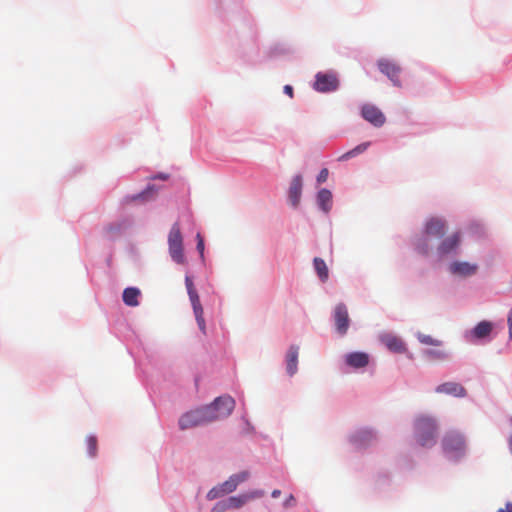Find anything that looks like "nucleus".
I'll use <instances>...</instances> for the list:
<instances>
[{
  "mask_svg": "<svg viewBox=\"0 0 512 512\" xmlns=\"http://www.w3.org/2000/svg\"><path fill=\"white\" fill-rule=\"evenodd\" d=\"M425 355L428 359H431V360H444L448 357V354L444 350H439V349L427 350L425 352Z\"/></svg>",
  "mask_w": 512,
  "mask_h": 512,
  "instance_id": "nucleus-27",
  "label": "nucleus"
},
{
  "mask_svg": "<svg viewBox=\"0 0 512 512\" xmlns=\"http://www.w3.org/2000/svg\"><path fill=\"white\" fill-rule=\"evenodd\" d=\"M493 330V323L490 321L479 322L468 334L470 341L480 340L488 337Z\"/></svg>",
  "mask_w": 512,
  "mask_h": 512,
  "instance_id": "nucleus-13",
  "label": "nucleus"
},
{
  "mask_svg": "<svg viewBox=\"0 0 512 512\" xmlns=\"http://www.w3.org/2000/svg\"><path fill=\"white\" fill-rule=\"evenodd\" d=\"M370 143L369 142H365V143H362L358 146H356L354 149L344 153L343 155H341L339 157V160L340 161H344V160H348L352 157H355L359 154H361L362 152H364L368 147H369Z\"/></svg>",
  "mask_w": 512,
  "mask_h": 512,
  "instance_id": "nucleus-23",
  "label": "nucleus"
},
{
  "mask_svg": "<svg viewBox=\"0 0 512 512\" xmlns=\"http://www.w3.org/2000/svg\"><path fill=\"white\" fill-rule=\"evenodd\" d=\"M449 271L455 276L470 277L477 273L478 265L466 261H454L449 265Z\"/></svg>",
  "mask_w": 512,
  "mask_h": 512,
  "instance_id": "nucleus-9",
  "label": "nucleus"
},
{
  "mask_svg": "<svg viewBox=\"0 0 512 512\" xmlns=\"http://www.w3.org/2000/svg\"><path fill=\"white\" fill-rule=\"evenodd\" d=\"M280 495H281V491H280V490H278V489L273 490V491H272V493H271V496H272L273 498H277V497H279Z\"/></svg>",
  "mask_w": 512,
  "mask_h": 512,
  "instance_id": "nucleus-42",
  "label": "nucleus"
},
{
  "mask_svg": "<svg viewBox=\"0 0 512 512\" xmlns=\"http://www.w3.org/2000/svg\"><path fill=\"white\" fill-rule=\"evenodd\" d=\"M379 339L381 343L393 353L401 354L405 353L407 350L403 340L392 333H384L380 335Z\"/></svg>",
  "mask_w": 512,
  "mask_h": 512,
  "instance_id": "nucleus-12",
  "label": "nucleus"
},
{
  "mask_svg": "<svg viewBox=\"0 0 512 512\" xmlns=\"http://www.w3.org/2000/svg\"><path fill=\"white\" fill-rule=\"evenodd\" d=\"M508 328H509V339L512 341V309L508 313Z\"/></svg>",
  "mask_w": 512,
  "mask_h": 512,
  "instance_id": "nucleus-37",
  "label": "nucleus"
},
{
  "mask_svg": "<svg viewBox=\"0 0 512 512\" xmlns=\"http://www.w3.org/2000/svg\"><path fill=\"white\" fill-rule=\"evenodd\" d=\"M206 407H215L214 413H220L221 411L224 410V406L222 404L216 405V399L212 404L207 405Z\"/></svg>",
  "mask_w": 512,
  "mask_h": 512,
  "instance_id": "nucleus-38",
  "label": "nucleus"
},
{
  "mask_svg": "<svg viewBox=\"0 0 512 512\" xmlns=\"http://www.w3.org/2000/svg\"><path fill=\"white\" fill-rule=\"evenodd\" d=\"M247 497V502L252 499L261 498L265 495V492L263 490H254L249 493L244 494Z\"/></svg>",
  "mask_w": 512,
  "mask_h": 512,
  "instance_id": "nucleus-30",
  "label": "nucleus"
},
{
  "mask_svg": "<svg viewBox=\"0 0 512 512\" xmlns=\"http://www.w3.org/2000/svg\"><path fill=\"white\" fill-rule=\"evenodd\" d=\"M86 444L89 456L95 457L97 455V438L93 435L88 436L86 438Z\"/></svg>",
  "mask_w": 512,
  "mask_h": 512,
  "instance_id": "nucleus-28",
  "label": "nucleus"
},
{
  "mask_svg": "<svg viewBox=\"0 0 512 512\" xmlns=\"http://www.w3.org/2000/svg\"><path fill=\"white\" fill-rule=\"evenodd\" d=\"M362 117L376 127H380L385 123V116L379 108L374 105L366 104L361 110Z\"/></svg>",
  "mask_w": 512,
  "mask_h": 512,
  "instance_id": "nucleus-11",
  "label": "nucleus"
},
{
  "mask_svg": "<svg viewBox=\"0 0 512 512\" xmlns=\"http://www.w3.org/2000/svg\"><path fill=\"white\" fill-rule=\"evenodd\" d=\"M284 92L289 95L290 97H293V88L290 85L284 86Z\"/></svg>",
  "mask_w": 512,
  "mask_h": 512,
  "instance_id": "nucleus-40",
  "label": "nucleus"
},
{
  "mask_svg": "<svg viewBox=\"0 0 512 512\" xmlns=\"http://www.w3.org/2000/svg\"><path fill=\"white\" fill-rule=\"evenodd\" d=\"M497 512H512V503L507 502L505 508L499 509Z\"/></svg>",
  "mask_w": 512,
  "mask_h": 512,
  "instance_id": "nucleus-39",
  "label": "nucleus"
},
{
  "mask_svg": "<svg viewBox=\"0 0 512 512\" xmlns=\"http://www.w3.org/2000/svg\"><path fill=\"white\" fill-rule=\"evenodd\" d=\"M196 238H197V250L199 251L201 257H203V254H204V240H203L202 236L200 235V233L197 234Z\"/></svg>",
  "mask_w": 512,
  "mask_h": 512,
  "instance_id": "nucleus-34",
  "label": "nucleus"
},
{
  "mask_svg": "<svg viewBox=\"0 0 512 512\" xmlns=\"http://www.w3.org/2000/svg\"><path fill=\"white\" fill-rule=\"evenodd\" d=\"M334 321L336 330L340 335L347 333L349 328V315L347 307L343 303H339L334 309Z\"/></svg>",
  "mask_w": 512,
  "mask_h": 512,
  "instance_id": "nucleus-10",
  "label": "nucleus"
},
{
  "mask_svg": "<svg viewBox=\"0 0 512 512\" xmlns=\"http://www.w3.org/2000/svg\"><path fill=\"white\" fill-rule=\"evenodd\" d=\"M140 291L137 288L129 287L123 292V301L128 306H137Z\"/></svg>",
  "mask_w": 512,
  "mask_h": 512,
  "instance_id": "nucleus-22",
  "label": "nucleus"
},
{
  "mask_svg": "<svg viewBox=\"0 0 512 512\" xmlns=\"http://www.w3.org/2000/svg\"><path fill=\"white\" fill-rule=\"evenodd\" d=\"M226 501L229 509H238L247 503V497L242 494L239 496L229 497Z\"/></svg>",
  "mask_w": 512,
  "mask_h": 512,
  "instance_id": "nucleus-25",
  "label": "nucleus"
},
{
  "mask_svg": "<svg viewBox=\"0 0 512 512\" xmlns=\"http://www.w3.org/2000/svg\"><path fill=\"white\" fill-rule=\"evenodd\" d=\"M150 191H152V187H149L147 191L144 192V195H147Z\"/></svg>",
  "mask_w": 512,
  "mask_h": 512,
  "instance_id": "nucleus-43",
  "label": "nucleus"
},
{
  "mask_svg": "<svg viewBox=\"0 0 512 512\" xmlns=\"http://www.w3.org/2000/svg\"><path fill=\"white\" fill-rule=\"evenodd\" d=\"M185 285L187 288L188 295H190L192 292H196L192 278L190 276L185 277Z\"/></svg>",
  "mask_w": 512,
  "mask_h": 512,
  "instance_id": "nucleus-32",
  "label": "nucleus"
},
{
  "mask_svg": "<svg viewBox=\"0 0 512 512\" xmlns=\"http://www.w3.org/2000/svg\"><path fill=\"white\" fill-rule=\"evenodd\" d=\"M226 510H229L226 500L216 503V505L212 508V512H224Z\"/></svg>",
  "mask_w": 512,
  "mask_h": 512,
  "instance_id": "nucleus-31",
  "label": "nucleus"
},
{
  "mask_svg": "<svg viewBox=\"0 0 512 512\" xmlns=\"http://www.w3.org/2000/svg\"><path fill=\"white\" fill-rule=\"evenodd\" d=\"M379 70L385 74L395 86L400 87V73L401 68L398 64L395 62L388 60V59H380L377 62Z\"/></svg>",
  "mask_w": 512,
  "mask_h": 512,
  "instance_id": "nucleus-8",
  "label": "nucleus"
},
{
  "mask_svg": "<svg viewBox=\"0 0 512 512\" xmlns=\"http://www.w3.org/2000/svg\"><path fill=\"white\" fill-rule=\"evenodd\" d=\"M328 175H329V171H328V169H327V168H323V169L319 172V174H318V176H317V182H318V183H323V182H325V181L327 180V178H328Z\"/></svg>",
  "mask_w": 512,
  "mask_h": 512,
  "instance_id": "nucleus-33",
  "label": "nucleus"
},
{
  "mask_svg": "<svg viewBox=\"0 0 512 512\" xmlns=\"http://www.w3.org/2000/svg\"><path fill=\"white\" fill-rule=\"evenodd\" d=\"M315 271L322 282H326L329 277V270L325 261L319 257L313 260Z\"/></svg>",
  "mask_w": 512,
  "mask_h": 512,
  "instance_id": "nucleus-21",
  "label": "nucleus"
},
{
  "mask_svg": "<svg viewBox=\"0 0 512 512\" xmlns=\"http://www.w3.org/2000/svg\"><path fill=\"white\" fill-rule=\"evenodd\" d=\"M442 448L445 455L450 459H459L466 453V442L464 436L455 430L447 432L442 439Z\"/></svg>",
  "mask_w": 512,
  "mask_h": 512,
  "instance_id": "nucleus-3",
  "label": "nucleus"
},
{
  "mask_svg": "<svg viewBox=\"0 0 512 512\" xmlns=\"http://www.w3.org/2000/svg\"><path fill=\"white\" fill-rule=\"evenodd\" d=\"M462 241V234L459 231L452 233L444 238L437 247L440 256H446L456 252Z\"/></svg>",
  "mask_w": 512,
  "mask_h": 512,
  "instance_id": "nucleus-7",
  "label": "nucleus"
},
{
  "mask_svg": "<svg viewBox=\"0 0 512 512\" xmlns=\"http://www.w3.org/2000/svg\"><path fill=\"white\" fill-rule=\"evenodd\" d=\"M417 339L424 345H430V346H440L442 342L438 339L433 338L430 335H426L423 333L417 334Z\"/></svg>",
  "mask_w": 512,
  "mask_h": 512,
  "instance_id": "nucleus-26",
  "label": "nucleus"
},
{
  "mask_svg": "<svg viewBox=\"0 0 512 512\" xmlns=\"http://www.w3.org/2000/svg\"><path fill=\"white\" fill-rule=\"evenodd\" d=\"M298 346L292 345L290 346L287 355H286V369L290 376L294 375L297 372V364H298Z\"/></svg>",
  "mask_w": 512,
  "mask_h": 512,
  "instance_id": "nucleus-19",
  "label": "nucleus"
},
{
  "mask_svg": "<svg viewBox=\"0 0 512 512\" xmlns=\"http://www.w3.org/2000/svg\"><path fill=\"white\" fill-rule=\"evenodd\" d=\"M189 299L191 301V304H192V307L193 306H197V305H200V298H199V295L196 292H192L190 295H189Z\"/></svg>",
  "mask_w": 512,
  "mask_h": 512,
  "instance_id": "nucleus-35",
  "label": "nucleus"
},
{
  "mask_svg": "<svg viewBox=\"0 0 512 512\" xmlns=\"http://www.w3.org/2000/svg\"><path fill=\"white\" fill-rule=\"evenodd\" d=\"M317 203L321 210L328 213L332 208V193L328 189H321L317 195Z\"/></svg>",
  "mask_w": 512,
  "mask_h": 512,
  "instance_id": "nucleus-20",
  "label": "nucleus"
},
{
  "mask_svg": "<svg viewBox=\"0 0 512 512\" xmlns=\"http://www.w3.org/2000/svg\"><path fill=\"white\" fill-rule=\"evenodd\" d=\"M374 439L375 435L369 429L358 430L351 437V441L359 448L369 445Z\"/></svg>",
  "mask_w": 512,
  "mask_h": 512,
  "instance_id": "nucleus-17",
  "label": "nucleus"
},
{
  "mask_svg": "<svg viewBox=\"0 0 512 512\" xmlns=\"http://www.w3.org/2000/svg\"><path fill=\"white\" fill-rule=\"evenodd\" d=\"M235 490H236L235 484L233 483V481L228 479L224 483H222L221 485L212 488L208 492L207 498L209 500H214V499H216L218 497H221V496H223L225 494H229V493H231V492H233Z\"/></svg>",
  "mask_w": 512,
  "mask_h": 512,
  "instance_id": "nucleus-18",
  "label": "nucleus"
},
{
  "mask_svg": "<svg viewBox=\"0 0 512 512\" xmlns=\"http://www.w3.org/2000/svg\"><path fill=\"white\" fill-rule=\"evenodd\" d=\"M345 362L355 369L364 368L369 364V355L364 352H352L345 356Z\"/></svg>",
  "mask_w": 512,
  "mask_h": 512,
  "instance_id": "nucleus-14",
  "label": "nucleus"
},
{
  "mask_svg": "<svg viewBox=\"0 0 512 512\" xmlns=\"http://www.w3.org/2000/svg\"><path fill=\"white\" fill-rule=\"evenodd\" d=\"M436 392L444 393L455 397H464L466 395V390L464 389V387L456 382L443 383L437 386Z\"/></svg>",
  "mask_w": 512,
  "mask_h": 512,
  "instance_id": "nucleus-16",
  "label": "nucleus"
},
{
  "mask_svg": "<svg viewBox=\"0 0 512 512\" xmlns=\"http://www.w3.org/2000/svg\"><path fill=\"white\" fill-rule=\"evenodd\" d=\"M295 502H296V501H295L294 496H293L292 494H290V495L288 496V498L284 501L283 505H284V507L288 508V507H292V506H294V505H295Z\"/></svg>",
  "mask_w": 512,
  "mask_h": 512,
  "instance_id": "nucleus-36",
  "label": "nucleus"
},
{
  "mask_svg": "<svg viewBox=\"0 0 512 512\" xmlns=\"http://www.w3.org/2000/svg\"><path fill=\"white\" fill-rule=\"evenodd\" d=\"M446 231L447 224L445 220L437 217H432L429 220H427L424 226L425 238L418 242L417 251L422 255H428L431 250V246L428 243V239L442 238L445 235Z\"/></svg>",
  "mask_w": 512,
  "mask_h": 512,
  "instance_id": "nucleus-2",
  "label": "nucleus"
},
{
  "mask_svg": "<svg viewBox=\"0 0 512 512\" xmlns=\"http://www.w3.org/2000/svg\"><path fill=\"white\" fill-rule=\"evenodd\" d=\"M219 404L224 406V410L220 413H214L215 407L206 406L187 412L179 419L180 429L185 430L226 418L235 408V401L230 396H220L216 398V405Z\"/></svg>",
  "mask_w": 512,
  "mask_h": 512,
  "instance_id": "nucleus-1",
  "label": "nucleus"
},
{
  "mask_svg": "<svg viewBox=\"0 0 512 512\" xmlns=\"http://www.w3.org/2000/svg\"><path fill=\"white\" fill-rule=\"evenodd\" d=\"M154 179H161V180H167L168 179V175L167 174H158L156 176L153 177Z\"/></svg>",
  "mask_w": 512,
  "mask_h": 512,
  "instance_id": "nucleus-41",
  "label": "nucleus"
},
{
  "mask_svg": "<svg viewBox=\"0 0 512 512\" xmlns=\"http://www.w3.org/2000/svg\"><path fill=\"white\" fill-rule=\"evenodd\" d=\"M436 431L437 425L432 418L421 416L416 419L415 436L421 446H432L435 443Z\"/></svg>",
  "mask_w": 512,
  "mask_h": 512,
  "instance_id": "nucleus-4",
  "label": "nucleus"
},
{
  "mask_svg": "<svg viewBox=\"0 0 512 512\" xmlns=\"http://www.w3.org/2000/svg\"><path fill=\"white\" fill-rule=\"evenodd\" d=\"M339 87V79L335 73L319 72L315 76L313 88L322 93L336 91Z\"/></svg>",
  "mask_w": 512,
  "mask_h": 512,
  "instance_id": "nucleus-6",
  "label": "nucleus"
},
{
  "mask_svg": "<svg viewBox=\"0 0 512 512\" xmlns=\"http://www.w3.org/2000/svg\"><path fill=\"white\" fill-rule=\"evenodd\" d=\"M193 312L196 318V322L198 324L199 329L205 333L206 331V325H205V319H204V311L202 305L193 306Z\"/></svg>",
  "mask_w": 512,
  "mask_h": 512,
  "instance_id": "nucleus-24",
  "label": "nucleus"
},
{
  "mask_svg": "<svg viewBox=\"0 0 512 512\" xmlns=\"http://www.w3.org/2000/svg\"><path fill=\"white\" fill-rule=\"evenodd\" d=\"M168 246L169 254L173 261L177 264H184L185 256L183 252V237L178 222L174 223L170 229L168 235Z\"/></svg>",
  "mask_w": 512,
  "mask_h": 512,
  "instance_id": "nucleus-5",
  "label": "nucleus"
},
{
  "mask_svg": "<svg viewBox=\"0 0 512 512\" xmlns=\"http://www.w3.org/2000/svg\"><path fill=\"white\" fill-rule=\"evenodd\" d=\"M302 184L301 175H296L291 181L289 188V201L293 207H297L300 203Z\"/></svg>",
  "mask_w": 512,
  "mask_h": 512,
  "instance_id": "nucleus-15",
  "label": "nucleus"
},
{
  "mask_svg": "<svg viewBox=\"0 0 512 512\" xmlns=\"http://www.w3.org/2000/svg\"><path fill=\"white\" fill-rule=\"evenodd\" d=\"M250 477V473L248 471H242L237 474H233L229 477L231 481L235 484V487L237 488L239 484L245 482Z\"/></svg>",
  "mask_w": 512,
  "mask_h": 512,
  "instance_id": "nucleus-29",
  "label": "nucleus"
}]
</instances>
